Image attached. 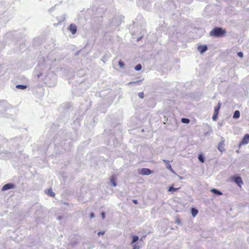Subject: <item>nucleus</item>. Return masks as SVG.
Wrapping results in <instances>:
<instances>
[{
  "instance_id": "f257e3e1",
  "label": "nucleus",
  "mask_w": 249,
  "mask_h": 249,
  "mask_svg": "<svg viewBox=\"0 0 249 249\" xmlns=\"http://www.w3.org/2000/svg\"><path fill=\"white\" fill-rule=\"evenodd\" d=\"M226 34V31L225 29H222L220 27H215L213 30H212L210 35L211 36L220 37L225 36Z\"/></svg>"
},
{
  "instance_id": "f03ea898",
  "label": "nucleus",
  "mask_w": 249,
  "mask_h": 249,
  "mask_svg": "<svg viewBox=\"0 0 249 249\" xmlns=\"http://www.w3.org/2000/svg\"><path fill=\"white\" fill-rule=\"evenodd\" d=\"M221 104L220 102H219L217 104V106L214 107V112L212 118L213 121H216L217 119L218 115L219 113L220 108L221 107Z\"/></svg>"
},
{
  "instance_id": "7ed1b4c3",
  "label": "nucleus",
  "mask_w": 249,
  "mask_h": 249,
  "mask_svg": "<svg viewBox=\"0 0 249 249\" xmlns=\"http://www.w3.org/2000/svg\"><path fill=\"white\" fill-rule=\"evenodd\" d=\"M232 179L239 187H241L242 185L243 184V182L241 177H233Z\"/></svg>"
},
{
  "instance_id": "20e7f679",
  "label": "nucleus",
  "mask_w": 249,
  "mask_h": 249,
  "mask_svg": "<svg viewBox=\"0 0 249 249\" xmlns=\"http://www.w3.org/2000/svg\"><path fill=\"white\" fill-rule=\"evenodd\" d=\"M249 142V134H246L242 141L240 142L239 144V146H241L242 145H244L248 143Z\"/></svg>"
},
{
  "instance_id": "39448f33",
  "label": "nucleus",
  "mask_w": 249,
  "mask_h": 249,
  "mask_svg": "<svg viewBox=\"0 0 249 249\" xmlns=\"http://www.w3.org/2000/svg\"><path fill=\"white\" fill-rule=\"evenodd\" d=\"M68 30L72 34H74L77 31L76 26L74 24H71L68 27Z\"/></svg>"
},
{
  "instance_id": "423d86ee",
  "label": "nucleus",
  "mask_w": 249,
  "mask_h": 249,
  "mask_svg": "<svg viewBox=\"0 0 249 249\" xmlns=\"http://www.w3.org/2000/svg\"><path fill=\"white\" fill-rule=\"evenodd\" d=\"M14 184L12 183H7L2 187V191H6L10 189L14 188Z\"/></svg>"
},
{
  "instance_id": "0eeeda50",
  "label": "nucleus",
  "mask_w": 249,
  "mask_h": 249,
  "mask_svg": "<svg viewBox=\"0 0 249 249\" xmlns=\"http://www.w3.org/2000/svg\"><path fill=\"white\" fill-rule=\"evenodd\" d=\"M152 173V171L147 168H142L140 173L142 175H149Z\"/></svg>"
},
{
  "instance_id": "6e6552de",
  "label": "nucleus",
  "mask_w": 249,
  "mask_h": 249,
  "mask_svg": "<svg viewBox=\"0 0 249 249\" xmlns=\"http://www.w3.org/2000/svg\"><path fill=\"white\" fill-rule=\"evenodd\" d=\"M224 145H225V141L224 140L221 141L218 144V150L221 151L223 152L225 150L224 148Z\"/></svg>"
},
{
  "instance_id": "1a4fd4ad",
  "label": "nucleus",
  "mask_w": 249,
  "mask_h": 249,
  "mask_svg": "<svg viewBox=\"0 0 249 249\" xmlns=\"http://www.w3.org/2000/svg\"><path fill=\"white\" fill-rule=\"evenodd\" d=\"M207 50V47L206 45H199L198 47V50L201 53L205 52Z\"/></svg>"
},
{
  "instance_id": "9d476101",
  "label": "nucleus",
  "mask_w": 249,
  "mask_h": 249,
  "mask_svg": "<svg viewBox=\"0 0 249 249\" xmlns=\"http://www.w3.org/2000/svg\"><path fill=\"white\" fill-rule=\"evenodd\" d=\"M191 213L193 217H195L198 213V211L196 209L192 208L191 209Z\"/></svg>"
},
{
  "instance_id": "9b49d317",
  "label": "nucleus",
  "mask_w": 249,
  "mask_h": 249,
  "mask_svg": "<svg viewBox=\"0 0 249 249\" xmlns=\"http://www.w3.org/2000/svg\"><path fill=\"white\" fill-rule=\"evenodd\" d=\"M240 113L239 111V110H236L234 112V113L233 117L234 118H238L240 117Z\"/></svg>"
},
{
  "instance_id": "f8f14e48",
  "label": "nucleus",
  "mask_w": 249,
  "mask_h": 249,
  "mask_svg": "<svg viewBox=\"0 0 249 249\" xmlns=\"http://www.w3.org/2000/svg\"><path fill=\"white\" fill-rule=\"evenodd\" d=\"M211 192H212L214 194L218 195H221L222 194V193L220 191H219L215 189H212L211 190Z\"/></svg>"
},
{
  "instance_id": "ddd939ff",
  "label": "nucleus",
  "mask_w": 249,
  "mask_h": 249,
  "mask_svg": "<svg viewBox=\"0 0 249 249\" xmlns=\"http://www.w3.org/2000/svg\"><path fill=\"white\" fill-rule=\"evenodd\" d=\"M48 194L52 197H54L55 193L53 192L52 189H50L48 190Z\"/></svg>"
},
{
  "instance_id": "4468645a",
  "label": "nucleus",
  "mask_w": 249,
  "mask_h": 249,
  "mask_svg": "<svg viewBox=\"0 0 249 249\" xmlns=\"http://www.w3.org/2000/svg\"><path fill=\"white\" fill-rule=\"evenodd\" d=\"M16 88L18 89H24L27 88V86L22 85H18L16 86Z\"/></svg>"
},
{
  "instance_id": "2eb2a0df",
  "label": "nucleus",
  "mask_w": 249,
  "mask_h": 249,
  "mask_svg": "<svg viewBox=\"0 0 249 249\" xmlns=\"http://www.w3.org/2000/svg\"><path fill=\"white\" fill-rule=\"evenodd\" d=\"M111 182L113 184V186H116V179L114 177H112L110 179Z\"/></svg>"
},
{
  "instance_id": "dca6fc26",
  "label": "nucleus",
  "mask_w": 249,
  "mask_h": 249,
  "mask_svg": "<svg viewBox=\"0 0 249 249\" xmlns=\"http://www.w3.org/2000/svg\"><path fill=\"white\" fill-rule=\"evenodd\" d=\"M198 160H199L202 162V163H203L204 162V157L203 156V155L202 154H200L199 156H198Z\"/></svg>"
},
{
  "instance_id": "f3484780",
  "label": "nucleus",
  "mask_w": 249,
  "mask_h": 249,
  "mask_svg": "<svg viewBox=\"0 0 249 249\" xmlns=\"http://www.w3.org/2000/svg\"><path fill=\"white\" fill-rule=\"evenodd\" d=\"M181 122L185 124H188L190 122V120L187 118H182Z\"/></svg>"
},
{
  "instance_id": "a211bd4d",
  "label": "nucleus",
  "mask_w": 249,
  "mask_h": 249,
  "mask_svg": "<svg viewBox=\"0 0 249 249\" xmlns=\"http://www.w3.org/2000/svg\"><path fill=\"white\" fill-rule=\"evenodd\" d=\"M139 239V237L137 236H134L133 237V239H132V244H133L135 242H136V241H137Z\"/></svg>"
},
{
  "instance_id": "6ab92c4d",
  "label": "nucleus",
  "mask_w": 249,
  "mask_h": 249,
  "mask_svg": "<svg viewBox=\"0 0 249 249\" xmlns=\"http://www.w3.org/2000/svg\"><path fill=\"white\" fill-rule=\"evenodd\" d=\"M178 188H174L172 186H171L169 188V189H168V191L169 192H172V191H176L177 190H178Z\"/></svg>"
},
{
  "instance_id": "aec40b11",
  "label": "nucleus",
  "mask_w": 249,
  "mask_h": 249,
  "mask_svg": "<svg viewBox=\"0 0 249 249\" xmlns=\"http://www.w3.org/2000/svg\"><path fill=\"white\" fill-rule=\"evenodd\" d=\"M142 69V66L140 64H138L136 66V67H135V69L136 70V71H140Z\"/></svg>"
},
{
  "instance_id": "412c9836",
  "label": "nucleus",
  "mask_w": 249,
  "mask_h": 249,
  "mask_svg": "<svg viewBox=\"0 0 249 249\" xmlns=\"http://www.w3.org/2000/svg\"><path fill=\"white\" fill-rule=\"evenodd\" d=\"M138 96L141 98H143L144 97V94L143 92H139L138 93Z\"/></svg>"
},
{
  "instance_id": "4be33fe9",
  "label": "nucleus",
  "mask_w": 249,
  "mask_h": 249,
  "mask_svg": "<svg viewBox=\"0 0 249 249\" xmlns=\"http://www.w3.org/2000/svg\"><path fill=\"white\" fill-rule=\"evenodd\" d=\"M119 66L121 67V68H123L124 67V63L123 61H122L121 60H120L119 62Z\"/></svg>"
},
{
  "instance_id": "5701e85b",
  "label": "nucleus",
  "mask_w": 249,
  "mask_h": 249,
  "mask_svg": "<svg viewBox=\"0 0 249 249\" xmlns=\"http://www.w3.org/2000/svg\"><path fill=\"white\" fill-rule=\"evenodd\" d=\"M237 55L240 57H243V53L242 52H238V53H237Z\"/></svg>"
},
{
  "instance_id": "b1692460",
  "label": "nucleus",
  "mask_w": 249,
  "mask_h": 249,
  "mask_svg": "<svg viewBox=\"0 0 249 249\" xmlns=\"http://www.w3.org/2000/svg\"><path fill=\"white\" fill-rule=\"evenodd\" d=\"M105 233V231H99L98 232V236H100L101 235H104Z\"/></svg>"
},
{
  "instance_id": "393cba45",
  "label": "nucleus",
  "mask_w": 249,
  "mask_h": 249,
  "mask_svg": "<svg viewBox=\"0 0 249 249\" xmlns=\"http://www.w3.org/2000/svg\"><path fill=\"white\" fill-rule=\"evenodd\" d=\"M132 201H133V202L134 204H138V201H137V200L133 199V200H132Z\"/></svg>"
},
{
  "instance_id": "a878e982",
  "label": "nucleus",
  "mask_w": 249,
  "mask_h": 249,
  "mask_svg": "<svg viewBox=\"0 0 249 249\" xmlns=\"http://www.w3.org/2000/svg\"><path fill=\"white\" fill-rule=\"evenodd\" d=\"M139 249V247H137L136 245H134L133 247V249Z\"/></svg>"
},
{
  "instance_id": "bb28decb",
  "label": "nucleus",
  "mask_w": 249,
  "mask_h": 249,
  "mask_svg": "<svg viewBox=\"0 0 249 249\" xmlns=\"http://www.w3.org/2000/svg\"><path fill=\"white\" fill-rule=\"evenodd\" d=\"M102 216L103 218H104L105 217V214L104 213H102Z\"/></svg>"
},
{
  "instance_id": "cd10ccee",
  "label": "nucleus",
  "mask_w": 249,
  "mask_h": 249,
  "mask_svg": "<svg viewBox=\"0 0 249 249\" xmlns=\"http://www.w3.org/2000/svg\"><path fill=\"white\" fill-rule=\"evenodd\" d=\"M93 216H94L93 213H91L90 214V216H91V217H93Z\"/></svg>"
},
{
  "instance_id": "c85d7f7f",
  "label": "nucleus",
  "mask_w": 249,
  "mask_h": 249,
  "mask_svg": "<svg viewBox=\"0 0 249 249\" xmlns=\"http://www.w3.org/2000/svg\"><path fill=\"white\" fill-rule=\"evenodd\" d=\"M57 219H61V217L59 216H58V217H57Z\"/></svg>"
},
{
  "instance_id": "c756f323",
  "label": "nucleus",
  "mask_w": 249,
  "mask_h": 249,
  "mask_svg": "<svg viewBox=\"0 0 249 249\" xmlns=\"http://www.w3.org/2000/svg\"><path fill=\"white\" fill-rule=\"evenodd\" d=\"M169 169H172L171 166L170 165H169Z\"/></svg>"
}]
</instances>
